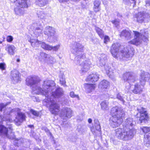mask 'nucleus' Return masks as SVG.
<instances>
[{"label":"nucleus","mask_w":150,"mask_h":150,"mask_svg":"<svg viewBox=\"0 0 150 150\" xmlns=\"http://www.w3.org/2000/svg\"><path fill=\"white\" fill-rule=\"evenodd\" d=\"M106 74L110 77L114 75V70H113L111 68V64H107L104 66Z\"/></svg>","instance_id":"4be33fe9"},{"label":"nucleus","mask_w":150,"mask_h":150,"mask_svg":"<svg viewBox=\"0 0 150 150\" xmlns=\"http://www.w3.org/2000/svg\"><path fill=\"white\" fill-rule=\"evenodd\" d=\"M144 144L146 146H149L150 145V133L144 135Z\"/></svg>","instance_id":"c756f323"},{"label":"nucleus","mask_w":150,"mask_h":150,"mask_svg":"<svg viewBox=\"0 0 150 150\" xmlns=\"http://www.w3.org/2000/svg\"><path fill=\"white\" fill-rule=\"evenodd\" d=\"M149 74L148 73L142 71L140 74L141 79L140 82L141 85L143 86L144 84L146 81L145 79L148 78Z\"/></svg>","instance_id":"a878e982"},{"label":"nucleus","mask_w":150,"mask_h":150,"mask_svg":"<svg viewBox=\"0 0 150 150\" xmlns=\"http://www.w3.org/2000/svg\"><path fill=\"white\" fill-rule=\"evenodd\" d=\"M11 79L13 83L16 84L21 81V75L18 71L16 70L11 71Z\"/></svg>","instance_id":"ddd939ff"},{"label":"nucleus","mask_w":150,"mask_h":150,"mask_svg":"<svg viewBox=\"0 0 150 150\" xmlns=\"http://www.w3.org/2000/svg\"><path fill=\"white\" fill-rule=\"evenodd\" d=\"M137 110L140 114L139 117L138 123L141 124L146 123L149 119V116L146 108L143 107L138 108Z\"/></svg>","instance_id":"6e6552de"},{"label":"nucleus","mask_w":150,"mask_h":150,"mask_svg":"<svg viewBox=\"0 0 150 150\" xmlns=\"http://www.w3.org/2000/svg\"><path fill=\"white\" fill-rule=\"evenodd\" d=\"M120 45L116 43L113 44L110 47V52L113 57L116 59L120 60H126L132 57L133 54L131 51H129L127 48L119 51Z\"/></svg>","instance_id":"7ed1b4c3"},{"label":"nucleus","mask_w":150,"mask_h":150,"mask_svg":"<svg viewBox=\"0 0 150 150\" xmlns=\"http://www.w3.org/2000/svg\"><path fill=\"white\" fill-rule=\"evenodd\" d=\"M133 32L134 38L129 41L128 43L137 46L141 43L144 36L141 33L137 31H133Z\"/></svg>","instance_id":"1a4fd4ad"},{"label":"nucleus","mask_w":150,"mask_h":150,"mask_svg":"<svg viewBox=\"0 0 150 150\" xmlns=\"http://www.w3.org/2000/svg\"><path fill=\"white\" fill-rule=\"evenodd\" d=\"M150 17L149 14L146 12H140L136 16L137 22L142 23L145 21L146 19Z\"/></svg>","instance_id":"dca6fc26"},{"label":"nucleus","mask_w":150,"mask_h":150,"mask_svg":"<svg viewBox=\"0 0 150 150\" xmlns=\"http://www.w3.org/2000/svg\"><path fill=\"white\" fill-rule=\"evenodd\" d=\"M48 3V0H36V3L39 6L42 7L46 5Z\"/></svg>","instance_id":"72a5a7b5"},{"label":"nucleus","mask_w":150,"mask_h":150,"mask_svg":"<svg viewBox=\"0 0 150 150\" xmlns=\"http://www.w3.org/2000/svg\"><path fill=\"white\" fill-rule=\"evenodd\" d=\"M25 114L22 112L18 113V116L15 120L16 125L18 126L20 125L25 120Z\"/></svg>","instance_id":"6ab92c4d"},{"label":"nucleus","mask_w":150,"mask_h":150,"mask_svg":"<svg viewBox=\"0 0 150 150\" xmlns=\"http://www.w3.org/2000/svg\"><path fill=\"white\" fill-rule=\"evenodd\" d=\"M16 47L13 45H7L5 47L6 50L11 55H14Z\"/></svg>","instance_id":"bb28decb"},{"label":"nucleus","mask_w":150,"mask_h":150,"mask_svg":"<svg viewBox=\"0 0 150 150\" xmlns=\"http://www.w3.org/2000/svg\"><path fill=\"white\" fill-rule=\"evenodd\" d=\"M123 78L125 81H127L129 85L132 84L136 81L135 76L132 72H128L124 74Z\"/></svg>","instance_id":"f8f14e48"},{"label":"nucleus","mask_w":150,"mask_h":150,"mask_svg":"<svg viewBox=\"0 0 150 150\" xmlns=\"http://www.w3.org/2000/svg\"><path fill=\"white\" fill-rule=\"evenodd\" d=\"M146 6H150V0H147L146 1Z\"/></svg>","instance_id":"13d9d810"},{"label":"nucleus","mask_w":150,"mask_h":150,"mask_svg":"<svg viewBox=\"0 0 150 150\" xmlns=\"http://www.w3.org/2000/svg\"><path fill=\"white\" fill-rule=\"evenodd\" d=\"M60 45H58L55 46H53L43 42L41 44V47L44 50H51L57 51H58L60 47Z\"/></svg>","instance_id":"f3484780"},{"label":"nucleus","mask_w":150,"mask_h":150,"mask_svg":"<svg viewBox=\"0 0 150 150\" xmlns=\"http://www.w3.org/2000/svg\"><path fill=\"white\" fill-rule=\"evenodd\" d=\"M61 84L62 85H64L66 83L65 77L64 75H62L61 78H60L59 80Z\"/></svg>","instance_id":"a18cd8bd"},{"label":"nucleus","mask_w":150,"mask_h":150,"mask_svg":"<svg viewBox=\"0 0 150 150\" xmlns=\"http://www.w3.org/2000/svg\"><path fill=\"white\" fill-rule=\"evenodd\" d=\"M48 38L52 42H55L57 40V37L54 34L53 35L50 36Z\"/></svg>","instance_id":"37998d69"},{"label":"nucleus","mask_w":150,"mask_h":150,"mask_svg":"<svg viewBox=\"0 0 150 150\" xmlns=\"http://www.w3.org/2000/svg\"><path fill=\"white\" fill-rule=\"evenodd\" d=\"M7 105V104H5L4 103H0V111H1L2 110L5 108Z\"/></svg>","instance_id":"8fccbe9b"},{"label":"nucleus","mask_w":150,"mask_h":150,"mask_svg":"<svg viewBox=\"0 0 150 150\" xmlns=\"http://www.w3.org/2000/svg\"><path fill=\"white\" fill-rule=\"evenodd\" d=\"M28 127H29L30 128H34V127L33 125H28Z\"/></svg>","instance_id":"69168bd1"},{"label":"nucleus","mask_w":150,"mask_h":150,"mask_svg":"<svg viewBox=\"0 0 150 150\" xmlns=\"http://www.w3.org/2000/svg\"><path fill=\"white\" fill-rule=\"evenodd\" d=\"M70 96L72 97V98H74V97H78V95H76L74 94V92L73 91H71L70 92Z\"/></svg>","instance_id":"6e6d98bb"},{"label":"nucleus","mask_w":150,"mask_h":150,"mask_svg":"<svg viewBox=\"0 0 150 150\" xmlns=\"http://www.w3.org/2000/svg\"><path fill=\"white\" fill-rule=\"evenodd\" d=\"M124 4L127 5H130L131 4H133V6L136 4V0H123Z\"/></svg>","instance_id":"e433bc0d"},{"label":"nucleus","mask_w":150,"mask_h":150,"mask_svg":"<svg viewBox=\"0 0 150 150\" xmlns=\"http://www.w3.org/2000/svg\"><path fill=\"white\" fill-rule=\"evenodd\" d=\"M13 39L12 36H8L6 38V40L8 42H11Z\"/></svg>","instance_id":"603ef678"},{"label":"nucleus","mask_w":150,"mask_h":150,"mask_svg":"<svg viewBox=\"0 0 150 150\" xmlns=\"http://www.w3.org/2000/svg\"><path fill=\"white\" fill-rule=\"evenodd\" d=\"M28 0H14V2L18 4L19 6L16 7L14 10L15 14L16 15L21 16L24 13V8L28 7Z\"/></svg>","instance_id":"0eeeda50"},{"label":"nucleus","mask_w":150,"mask_h":150,"mask_svg":"<svg viewBox=\"0 0 150 150\" xmlns=\"http://www.w3.org/2000/svg\"><path fill=\"white\" fill-rule=\"evenodd\" d=\"M104 42L105 44H107L110 41V38L107 35L104 36Z\"/></svg>","instance_id":"de8ad7c7"},{"label":"nucleus","mask_w":150,"mask_h":150,"mask_svg":"<svg viewBox=\"0 0 150 150\" xmlns=\"http://www.w3.org/2000/svg\"><path fill=\"white\" fill-rule=\"evenodd\" d=\"M108 103L106 101H103L100 104L101 108L103 110H106L108 109Z\"/></svg>","instance_id":"f704fd0d"},{"label":"nucleus","mask_w":150,"mask_h":150,"mask_svg":"<svg viewBox=\"0 0 150 150\" xmlns=\"http://www.w3.org/2000/svg\"><path fill=\"white\" fill-rule=\"evenodd\" d=\"M6 65L4 63L1 62L0 63V69L1 70L6 69Z\"/></svg>","instance_id":"49530a36"},{"label":"nucleus","mask_w":150,"mask_h":150,"mask_svg":"<svg viewBox=\"0 0 150 150\" xmlns=\"http://www.w3.org/2000/svg\"><path fill=\"white\" fill-rule=\"evenodd\" d=\"M72 111L70 108L66 107L63 108L60 113L62 118L66 119L67 118H70L71 117Z\"/></svg>","instance_id":"4468645a"},{"label":"nucleus","mask_w":150,"mask_h":150,"mask_svg":"<svg viewBox=\"0 0 150 150\" xmlns=\"http://www.w3.org/2000/svg\"><path fill=\"white\" fill-rule=\"evenodd\" d=\"M35 135L36 133L35 132L31 130V131L30 134V137L35 138Z\"/></svg>","instance_id":"4d7b16f0"},{"label":"nucleus","mask_w":150,"mask_h":150,"mask_svg":"<svg viewBox=\"0 0 150 150\" xmlns=\"http://www.w3.org/2000/svg\"><path fill=\"white\" fill-rule=\"evenodd\" d=\"M37 14L38 17L42 19H44L46 16L43 10L42 9L38 10Z\"/></svg>","instance_id":"473e14b6"},{"label":"nucleus","mask_w":150,"mask_h":150,"mask_svg":"<svg viewBox=\"0 0 150 150\" xmlns=\"http://www.w3.org/2000/svg\"><path fill=\"white\" fill-rule=\"evenodd\" d=\"M67 99H65V98H62V103L65 104L67 102Z\"/></svg>","instance_id":"bf43d9fd"},{"label":"nucleus","mask_w":150,"mask_h":150,"mask_svg":"<svg viewBox=\"0 0 150 150\" xmlns=\"http://www.w3.org/2000/svg\"><path fill=\"white\" fill-rule=\"evenodd\" d=\"M0 135L9 139L11 138L8 134V128L2 125H0Z\"/></svg>","instance_id":"a211bd4d"},{"label":"nucleus","mask_w":150,"mask_h":150,"mask_svg":"<svg viewBox=\"0 0 150 150\" xmlns=\"http://www.w3.org/2000/svg\"><path fill=\"white\" fill-rule=\"evenodd\" d=\"M85 59L82 60L81 59H79L80 63L77 65L79 64L81 68L80 70V73L82 74H83L85 72L88 71L90 68V66L91 64V63L89 60H86L84 61Z\"/></svg>","instance_id":"9b49d317"},{"label":"nucleus","mask_w":150,"mask_h":150,"mask_svg":"<svg viewBox=\"0 0 150 150\" xmlns=\"http://www.w3.org/2000/svg\"><path fill=\"white\" fill-rule=\"evenodd\" d=\"M135 124V121L132 118L129 117L126 119L123 123V126L126 129H129V130L134 129L133 127Z\"/></svg>","instance_id":"2eb2a0df"},{"label":"nucleus","mask_w":150,"mask_h":150,"mask_svg":"<svg viewBox=\"0 0 150 150\" xmlns=\"http://www.w3.org/2000/svg\"><path fill=\"white\" fill-rule=\"evenodd\" d=\"M55 33V29L54 28L50 26L46 27L44 31V34L47 35L48 38L54 35Z\"/></svg>","instance_id":"5701e85b"},{"label":"nucleus","mask_w":150,"mask_h":150,"mask_svg":"<svg viewBox=\"0 0 150 150\" xmlns=\"http://www.w3.org/2000/svg\"><path fill=\"white\" fill-rule=\"evenodd\" d=\"M109 82L105 80L101 81L99 84V88L105 91L106 89H108L109 87Z\"/></svg>","instance_id":"393cba45"},{"label":"nucleus","mask_w":150,"mask_h":150,"mask_svg":"<svg viewBox=\"0 0 150 150\" xmlns=\"http://www.w3.org/2000/svg\"><path fill=\"white\" fill-rule=\"evenodd\" d=\"M41 129L42 130L44 131L48 135H49L50 137L52 136V133L50 131V130L48 129L45 126H42L41 127Z\"/></svg>","instance_id":"58836bf2"},{"label":"nucleus","mask_w":150,"mask_h":150,"mask_svg":"<svg viewBox=\"0 0 150 150\" xmlns=\"http://www.w3.org/2000/svg\"><path fill=\"white\" fill-rule=\"evenodd\" d=\"M112 117L110 120V124L112 128L118 127L122 123L125 116L124 111L120 107L115 106L111 110Z\"/></svg>","instance_id":"20e7f679"},{"label":"nucleus","mask_w":150,"mask_h":150,"mask_svg":"<svg viewBox=\"0 0 150 150\" xmlns=\"http://www.w3.org/2000/svg\"><path fill=\"white\" fill-rule=\"evenodd\" d=\"M142 91L141 86L139 85L136 84L134 85V88L132 90V91L134 93L136 94L140 93Z\"/></svg>","instance_id":"2f4dec72"},{"label":"nucleus","mask_w":150,"mask_h":150,"mask_svg":"<svg viewBox=\"0 0 150 150\" xmlns=\"http://www.w3.org/2000/svg\"><path fill=\"white\" fill-rule=\"evenodd\" d=\"M121 150H130L129 148H127V146H125L123 148H122Z\"/></svg>","instance_id":"680f3d73"},{"label":"nucleus","mask_w":150,"mask_h":150,"mask_svg":"<svg viewBox=\"0 0 150 150\" xmlns=\"http://www.w3.org/2000/svg\"><path fill=\"white\" fill-rule=\"evenodd\" d=\"M35 42V48L39 47L40 45H41L42 43L43 42H42L40 41H39L38 40H36V41Z\"/></svg>","instance_id":"864d4df0"},{"label":"nucleus","mask_w":150,"mask_h":150,"mask_svg":"<svg viewBox=\"0 0 150 150\" xmlns=\"http://www.w3.org/2000/svg\"><path fill=\"white\" fill-rule=\"evenodd\" d=\"M100 4L101 1L100 0H96L94 1L93 9L96 13L100 11Z\"/></svg>","instance_id":"cd10ccee"},{"label":"nucleus","mask_w":150,"mask_h":150,"mask_svg":"<svg viewBox=\"0 0 150 150\" xmlns=\"http://www.w3.org/2000/svg\"><path fill=\"white\" fill-rule=\"evenodd\" d=\"M95 30L100 38L103 39L104 37V32L101 29L96 25L94 26Z\"/></svg>","instance_id":"c85d7f7f"},{"label":"nucleus","mask_w":150,"mask_h":150,"mask_svg":"<svg viewBox=\"0 0 150 150\" xmlns=\"http://www.w3.org/2000/svg\"><path fill=\"white\" fill-rule=\"evenodd\" d=\"M131 31L123 30L121 32L120 35V37H124L127 40L131 39L132 37V36L131 35Z\"/></svg>","instance_id":"b1692460"},{"label":"nucleus","mask_w":150,"mask_h":150,"mask_svg":"<svg viewBox=\"0 0 150 150\" xmlns=\"http://www.w3.org/2000/svg\"><path fill=\"white\" fill-rule=\"evenodd\" d=\"M94 122L96 129L99 131H100L101 130V127L98 120L97 119H95L94 120Z\"/></svg>","instance_id":"c9c22d12"},{"label":"nucleus","mask_w":150,"mask_h":150,"mask_svg":"<svg viewBox=\"0 0 150 150\" xmlns=\"http://www.w3.org/2000/svg\"><path fill=\"white\" fill-rule=\"evenodd\" d=\"M95 84H88L85 86L86 91L88 93H89L94 90L95 88Z\"/></svg>","instance_id":"7c9ffc66"},{"label":"nucleus","mask_w":150,"mask_h":150,"mask_svg":"<svg viewBox=\"0 0 150 150\" xmlns=\"http://www.w3.org/2000/svg\"><path fill=\"white\" fill-rule=\"evenodd\" d=\"M115 131V136L118 139L125 140L132 139L136 132L134 129L129 130L124 127L123 128L116 129Z\"/></svg>","instance_id":"423d86ee"},{"label":"nucleus","mask_w":150,"mask_h":150,"mask_svg":"<svg viewBox=\"0 0 150 150\" xmlns=\"http://www.w3.org/2000/svg\"><path fill=\"white\" fill-rule=\"evenodd\" d=\"M15 109H12L9 111H8L7 112V114L8 115V116H10L11 115V114L12 113L15 112Z\"/></svg>","instance_id":"5fc2aeb1"},{"label":"nucleus","mask_w":150,"mask_h":150,"mask_svg":"<svg viewBox=\"0 0 150 150\" xmlns=\"http://www.w3.org/2000/svg\"><path fill=\"white\" fill-rule=\"evenodd\" d=\"M107 60V57L106 55L102 54L98 58V60L97 62V65L99 67L104 66L106 64L105 63Z\"/></svg>","instance_id":"aec40b11"},{"label":"nucleus","mask_w":150,"mask_h":150,"mask_svg":"<svg viewBox=\"0 0 150 150\" xmlns=\"http://www.w3.org/2000/svg\"><path fill=\"white\" fill-rule=\"evenodd\" d=\"M117 16L118 17L121 18L122 17V15L119 13L118 12H117Z\"/></svg>","instance_id":"052dcab7"},{"label":"nucleus","mask_w":150,"mask_h":150,"mask_svg":"<svg viewBox=\"0 0 150 150\" xmlns=\"http://www.w3.org/2000/svg\"><path fill=\"white\" fill-rule=\"evenodd\" d=\"M117 98L120 100L123 103H124L125 101L123 100L122 96L120 95V94H118L117 96Z\"/></svg>","instance_id":"3c124183"},{"label":"nucleus","mask_w":150,"mask_h":150,"mask_svg":"<svg viewBox=\"0 0 150 150\" xmlns=\"http://www.w3.org/2000/svg\"><path fill=\"white\" fill-rule=\"evenodd\" d=\"M141 129L144 133H146L150 132V127H143Z\"/></svg>","instance_id":"79ce46f5"},{"label":"nucleus","mask_w":150,"mask_h":150,"mask_svg":"<svg viewBox=\"0 0 150 150\" xmlns=\"http://www.w3.org/2000/svg\"><path fill=\"white\" fill-rule=\"evenodd\" d=\"M41 27H37L35 30L34 33L36 36H39L40 34H41L42 33V29Z\"/></svg>","instance_id":"4c0bfd02"},{"label":"nucleus","mask_w":150,"mask_h":150,"mask_svg":"<svg viewBox=\"0 0 150 150\" xmlns=\"http://www.w3.org/2000/svg\"><path fill=\"white\" fill-rule=\"evenodd\" d=\"M70 47L71 52L76 56L75 58V63L76 64H79V59L82 60L85 58L83 53V46L79 43L74 42L71 44Z\"/></svg>","instance_id":"39448f33"},{"label":"nucleus","mask_w":150,"mask_h":150,"mask_svg":"<svg viewBox=\"0 0 150 150\" xmlns=\"http://www.w3.org/2000/svg\"><path fill=\"white\" fill-rule=\"evenodd\" d=\"M7 114L6 115L4 114V115L1 116V118L2 121H9V117L7 116Z\"/></svg>","instance_id":"a19ab883"},{"label":"nucleus","mask_w":150,"mask_h":150,"mask_svg":"<svg viewBox=\"0 0 150 150\" xmlns=\"http://www.w3.org/2000/svg\"><path fill=\"white\" fill-rule=\"evenodd\" d=\"M36 41V40L35 39H30V40L31 46L34 48H35V42Z\"/></svg>","instance_id":"09e8293b"},{"label":"nucleus","mask_w":150,"mask_h":150,"mask_svg":"<svg viewBox=\"0 0 150 150\" xmlns=\"http://www.w3.org/2000/svg\"><path fill=\"white\" fill-rule=\"evenodd\" d=\"M40 79L37 76H28L26 80V84L30 86L33 89V91L36 92L38 93H41L42 95L48 94V90L51 89L55 86L54 81L48 80L44 81L42 85V89L38 86V85L40 81Z\"/></svg>","instance_id":"f257e3e1"},{"label":"nucleus","mask_w":150,"mask_h":150,"mask_svg":"<svg viewBox=\"0 0 150 150\" xmlns=\"http://www.w3.org/2000/svg\"><path fill=\"white\" fill-rule=\"evenodd\" d=\"M111 22L115 25V27H117L119 25L120 20L117 19H116L112 21Z\"/></svg>","instance_id":"ea45409f"},{"label":"nucleus","mask_w":150,"mask_h":150,"mask_svg":"<svg viewBox=\"0 0 150 150\" xmlns=\"http://www.w3.org/2000/svg\"><path fill=\"white\" fill-rule=\"evenodd\" d=\"M38 59L40 61H43L48 64H52L56 61L53 57L43 52H40V53Z\"/></svg>","instance_id":"9d476101"},{"label":"nucleus","mask_w":150,"mask_h":150,"mask_svg":"<svg viewBox=\"0 0 150 150\" xmlns=\"http://www.w3.org/2000/svg\"><path fill=\"white\" fill-rule=\"evenodd\" d=\"M30 112L32 114L38 117L39 115V112H38L35 111L33 109H30Z\"/></svg>","instance_id":"c03bdc74"},{"label":"nucleus","mask_w":150,"mask_h":150,"mask_svg":"<svg viewBox=\"0 0 150 150\" xmlns=\"http://www.w3.org/2000/svg\"><path fill=\"white\" fill-rule=\"evenodd\" d=\"M69 1V0H59L60 2H63L64 1L67 2Z\"/></svg>","instance_id":"774afa93"},{"label":"nucleus","mask_w":150,"mask_h":150,"mask_svg":"<svg viewBox=\"0 0 150 150\" xmlns=\"http://www.w3.org/2000/svg\"><path fill=\"white\" fill-rule=\"evenodd\" d=\"M88 122L89 123H91L92 122V120L91 118L88 119Z\"/></svg>","instance_id":"338daca9"},{"label":"nucleus","mask_w":150,"mask_h":150,"mask_svg":"<svg viewBox=\"0 0 150 150\" xmlns=\"http://www.w3.org/2000/svg\"><path fill=\"white\" fill-rule=\"evenodd\" d=\"M81 7L83 8H86V5L83 3H82L81 4Z\"/></svg>","instance_id":"e2e57ef3"},{"label":"nucleus","mask_w":150,"mask_h":150,"mask_svg":"<svg viewBox=\"0 0 150 150\" xmlns=\"http://www.w3.org/2000/svg\"><path fill=\"white\" fill-rule=\"evenodd\" d=\"M99 79V75L96 73L93 74L89 75L86 78V81L92 83L97 81Z\"/></svg>","instance_id":"412c9836"},{"label":"nucleus","mask_w":150,"mask_h":150,"mask_svg":"<svg viewBox=\"0 0 150 150\" xmlns=\"http://www.w3.org/2000/svg\"><path fill=\"white\" fill-rule=\"evenodd\" d=\"M10 150H16V149L13 146L11 147Z\"/></svg>","instance_id":"0e129e2a"},{"label":"nucleus","mask_w":150,"mask_h":150,"mask_svg":"<svg viewBox=\"0 0 150 150\" xmlns=\"http://www.w3.org/2000/svg\"><path fill=\"white\" fill-rule=\"evenodd\" d=\"M52 87L51 89L48 90V94L46 95H43L45 97V101L47 105H49V109L50 112L52 114L54 115L58 114L60 111L59 104L54 100V97L59 98L62 96L64 93L63 89L60 88L56 89L54 92H51L52 91Z\"/></svg>","instance_id":"f03ea898"}]
</instances>
